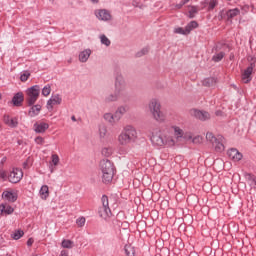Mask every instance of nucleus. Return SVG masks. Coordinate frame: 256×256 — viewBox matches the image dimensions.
<instances>
[{
    "mask_svg": "<svg viewBox=\"0 0 256 256\" xmlns=\"http://www.w3.org/2000/svg\"><path fill=\"white\" fill-rule=\"evenodd\" d=\"M0 99H1V94H0Z\"/></svg>",
    "mask_w": 256,
    "mask_h": 256,
    "instance_id": "62",
    "label": "nucleus"
},
{
    "mask_svg": "<svg viewBox=\"0 0 256 256\" xmlns=\"http://www.w3.org/2000/svg\"><path fill=\"white\" fill-rule=\"evenodd\" d=\"M212 145L218 153L225 151V138L223 136H217V139L212 142Z\"/></svg>",
    "mask_w": 256,
    "mask_h": 256,
    "instance_id": "11",
    "label": "nucleus"
},
{
    "mask_svg": "<svg viewBox=\"0 0 256 256\" xmlns=\"http://www.w3.org/2000/svg\"><path fill=\"white\" fill-rule=\"evenodd\" d=\"M59 155L57 154H52L51 155V162H50V169H51V173H53V171H55V167H57V165H59Z\"/></svg>",
    "mask_w": 256,
    "mask_h": 256,
    "instance_id": "23",
    "label": "nucleus"
},
{
    "mask_svg": "<svg viewBox=\"0 0 256 256\" xmlns=\"http://www.w3.org/2000/svg\"><path fill=\"white\" fill-rule=\"evenodd\" d=\"M226 1H231V0H226Z\"/></svg>",
    "mask_w": 256,
    "mask_h": 256,
    "instance_id": "61",
    "label": "nucleus"
},
{
    "mask_svg": "<svg viewBox=\"0 0 256 256\" xmlns=\"http://www.w3.org/2000/svg\"><path fill=\"white\" fill-rule=\"evenodd\" d=\"M128 108L127 106H120L117 108V110L114 112L116 115V118H118V121H121V117L127 113Z\"/></svg>",
    "mask_w": 256,
    "mask_h": 256,
    "instance_id": "25",
    "label": "nucleus"
},
{
    "mask_svg": "<svg viewBox=\"0 0 256 256\" xmlns=\"http://www.w3.org/2000/svg\"><path fill=\"white\" fill-rule=\"evenodd\" d=\"M135 139H137V129L131 125L125 126L118 135V145L120 147H128Z\"/></svg>",
    "mask_w": 256,
    "mask_h": 256,
    "instance_id": "5",
    "label": "nucleus"
},
{
    "mask_svg": "<svg viewBox=\"0 0 256 256\" xmlns=\"http://www.w3.org/2000/svg\"><path fill=\"white\" fill-rule=\"evenodd\" d=\"M85 217H80L76 220V225H78V227H85Z\"/></svg>",
    "mask_w": 256,
    "mask_h": 256,
    "instance_id": "45",
    "label": "nucleus"
},
{
    "mask_svg": "<svg viewBox=\"0 0 256 256\" xmlns=\"http://www.w3.org/2000/svg\"><path fill=\"white\" fill-rule=\"evenodd\" d=\"M23 235H25V232H23V230H17L12 234V238L15 241H18V239H21V237H23Z\"/></svg>",
    "mask_w": 256,
    "mask_h": 256,
    "instance_id": "30",
    "label": "nucleus"
},
{
    "mask_svg": "<svg viewBox=\"0 0 256 256\" xmlns=\"http://www.w3.org/2000/svg\"><path fill=\"white\" fill-rule=\"evenodd\" d=\"M5 163H7V157H3L0 161V169H3V165H5Z\"/></svg>",
    "mask_w": 256,
    "mask_h": 256,
    "instance_id": "50",
    "label": "nucleus"
},
{
    "mask_svg": "<svg viewBox=\"0 0 256 256\" xmlns=\"http://www.w3.org/2000/svg\"><path fill=\"white\" fill-rule=\"evenodd\" d=\"M0 179H3L4 181L7 179V172L3 169H0Z\"/></svg>",
    "mask_w": 256,
    "mask_h": 256,
    "instance_id": "48",
    "label": "nucleus"
},
{
    "mask_svg": "<svg viewBox=\"0 0 256 256\" xmlns=\"http://www.w3.org/2000/svg\"><path fill=\"white\" fill-rule=\"evenodd\" d=\"M92 3H99V0H91Z\"/></svg>",
    "mask_w": 256,
    "mask_h": 256,
    "instance_id": "55",
    "label": "nucleus"
},
{
    "mask_svg": "<svg viewBox=\"0 0 256 256\" xmlns=\"http://www.w3.org/2000/svg\"><path fill=\"white\" fill-rule=\"evenodd\" d=\"M89 57H91V49H86L79 54V61L81 63H87L89 61Z\"/></svg>",
    "mask_w": 256,
    "mask_h": 256,
    "instance_id": "21",
    "label": "nucleus"
},
{
    "mask_svg": "<svg viewBox=\"0 0 256 256\" xmlns=\"http://www.w3.org/2000/svg\"><path fill=\"white\" fill-rule=\"evenodd\" d=\"M40 193H49V186L43 185L40 189Z\"/></svg>",
    "mask_w": 256,
    "mask_h": 256,
    "instance_id": "49",
    "label": "nucleus"
},
{
    "mask_svg": "<svg viewBox=\"0 0 256 256\" xmlns=\"http://www.w3.org/2000/svg\"><path fill=\"white\" fill-rule=\"evenodd\" d=\"M42 95L44 97H49V95H51V86L50 85H46L43 89H42Z\"/></svg>",
    "mask_w": 256,
    "mask_h": 256,
    "instance_id": "36",
    "label": "nucleus"
},
{
    "mask_svg": "<svg viewBox=\"0 0 256 256\" xmlns=\"http://www.w3.org/2000/svg\"><path fill=\"white\" fill-rule=\"evenodd\" d=\"M183 5H185V4H183V1H182L181 4H178V5H177V9H181V7H183Z\"/></svg>",
    "mask_w": 256,
    "mask_h": 256,
    "instance_id": "54",
    "label": "nucleus"
},
{
    "mask_svg": "<svg viewBox=\"0 0 256 256\" xmlns=\"http://www.w3.org/2000/svg\"><path fill=\"white\" fill-rule=\"evenodd\" d=\"M129 95L127 91V82L123 76H117L114 83V93H110L105 97L106 103H115L119 99H125Z\"/></svg>",
    "mask_w": 256,
    "mask_h": 256,
    "instance_id": "2",
    "label": "nucleus"
},
{
    "mask_svg": "<svg viewBox=\"0 0 256 256\" xmlns=\"http://www.w3.org/2000/svg\"><path fill=\"white\" fill-rule=\"evenodd\" d=\"M15 211L11 205L7 203L0 204V213L1 215H12V213Z\"/></svg>",
    "mask_w": 256,
    "mask_h": 256,
    "instance_id": "19",
    "label": "nucleus"
},
{
    "mask_svg": "<svg viewBox=\"0 0 256 256\" xmlns=\"http://www.w3.org/2000/svg\"><path fill=\"white\" fill-rule=\"evenodd\" d=\"M39 95H41V87L39 85H34L26 90V101L28 105H35L37 103V99H39Z\"/></svg>",
    "mask_w": 256,
    "mask_h": 256,
    "instance_id": "6",
    "label": "nucleus"
},
{
    "mask_svg": "<svg viewBox=\"0 0 256 256\" xmlns=\"http://www.w3.org/2000/svg\"><path fill=\"white\" fill-rule=\"evenodd\" d=\"M113 153V149L105 147L102 149V155H104V157H110V155H112Z\"/></svg>",
    "mask_w": 256,
    "mask_h": 256,
    "instance_id": "39",
    "label": "nucleus"
},
{
    "mask_svg": "<svg viewBox=\"0 0 256 256\" xmlns=\"http://www.w3.org/2000/svg\"><path fill=\"white\" fill-rule=\"evenodd\" d=\"M100 41L102 43V45H105L106 47H109V45H111V40H109L105 34L100 35Z\"/></svg>",
    "mask_w": 256,
    "mask_h": 256,
    "instance_id": "32",
    "label": "nucleus"
},
{
    "mask_svg": "<svg viewBox=\"0 0 256 256\" xmlns=\"http://www.w3.org/2000/svg\"><path fill=\"white\" fill-rule=\"evenodd\" d=\"M104 119L107 121V123H110V125H115L116 123H119V118H117V115L115 113H105Z\"/></svg>",
    "mask_w": 256,
    "mask_h": 256,
    "instance_id": "20",
    "label": "nucleus"
},
{
    "mask_svg": "<svg viewBox=\"0 0 256 256\" xmlns=\"http://www.w3.org/2000/svg\"><path fill=\"white\" fill-rule=\"evenodd\" d=\"M95 17L98 19V21H111L113 19V16L111 15V11L107 9H97L94 11Z\"/></svg>",
    "mask_w": 256,
    "mask_h": 256,
    "instance_id": "9",
    "label": "nucleus"
},
{
    "mask_svg": "<svg viewBox=\"0 0 256 256\" xmlns=\"http://www.w3.org/2000/svg\"><path fill=\"white\" fill-rule=\"evenodd\" d=\"M198 11L199 10L197 9L196 6H190L188 10L190 19H193V17H195V14L198 13Z\"/></svg>",
    "mask_w": 256,
    "mask_h": 256,
    "instance_id": "33",
    "label": "nucleus"
},
{
    "mask_svg": "<svg viewBox=\"0 0 256 256\" xmlns=\"http://www.w3.org/2000/svg\"><path fill=\"white\" fill-rule=\"evenodd\" d=\"M49 129L47 122H37L34 124V131L36 133H45Z\"/></svg>",
    "mask_w": 256,
    "mask_h": 256,
    "instance_id": "18",
    "label": "nucleus"
},
{
    "mask_svg": "<svg viewBox=\"0 0 256 256\" xmlns=\"http://www.w3.org/2000/svg\"><path fill=\"white\" fill-rule=\"evenodd\" d=\"M224 57H225V53L219 52L213 56V61H215L216 63H219V61H221V59H223Z\"/></svg>",
    "mask_w": 256,
    "mask_h": 256,
    "instance_id": "37",
    "label": "nucleus"
},
{
    "mask_svg": "<svg viewBox=\"0 0 256 256\" xmlns=\"http://www.w3.org/2000/svg\"><path fill=\"white\" fill-rule=\"evenodd\" d=\"M55 105H61V97H59V95L52 96L48 100V102H47V109L52 111L53 107H55Z\"/></svg>",
    "mask_w": 256,
    "mask_h": 256,
    "instance_id": "16",
    "label": "nucleus"
},
{
    "mask_svg": "<svg viewBox=\"0 0 256 256\" xmlns=\"http://www.w3.org/2000/svg\"><path fill=\"white\" fill-rule=\"evenodd\" d=\"M248 61L250 65L249 67H247V69H245L242 72V76H241L243 83H251V80L253 79V76L251 75H253V69H255L256 58L253 56H249Z\"/></svg>",
    "mask_w": 256,
    "mask_h": 256,
    "instance_id": "7",
    "label": "nucleus"
},
{
    "mask_svg": "<svg viewBox=\"0 0 256 256\" xmlns=\"http://www.w3.org/2000/svg\"><path fill=\"white\" fill-rule=\"evenodd\" d=\"M191 115L193 117H196V119H199L200 121H207V119H211V115L209 112L193 109L191 110Z\"/></svg>",
    "mask_w": 256,
    "mask_h": 256,
    "instance_id": "13",
    "label": "nucleus"
},
{
    "mask_svg": "<svg viewBox=\"0 0 256 256\" xmlns=\"http://www.w3.org/2000/svg\"><path fill=\"white\" fill-rule=\"evenodd\" d=\"M36 145H45V138L41 137V136H37L34 139Z\"/></svg>",
    "mask_w": 256,
    "mask_h": 256,
    "instance_id": "44",
    "label": "nucleus"
},
{
    "mask_svg": "<svg viewBox=\"0 0 256 256\" xmlns=\"http://www.w3.org/2000/svg\"><path fill=\"white\" fill-rule=\"evenodd\" d=\"M13 105L19 107L23 103V93H17L12 99Z\"/></svg>",
    "mask_w": 256,
    "mask_h": 256,
    "instance_id": "26",
    "label": "nucleus"
},
{
    "mask_svg": "<svg viewBox=\"0 0 256 256\" xmlns=\"http://www.w3.org/2000/svg\"><path fill=\"white\" fill-rule=\"evenodd\" d=\"M4 123L8 127L15 128V127H17V125H19V120L17 118L11 117L9 115H5L4 116Z\"/></svg>",
    "mask_w": 256,
    "mask_h": 256,
    "instance_id": "17",
    "label": "nucleus"
},
{
    "mask_svg": "<svg viewBox=\"0 0 256 256\" xmlns=\"http://www.w3.org/2000/svg\"><path fill=\"white\" fill-rule=\"evenodd\" d=\"M60 256H69V251H67V250H62V251L60 252Z\"/></svg>",
    "mask_w": 256,
    "mask_h": 256,
    "instance_id": "53",
    "label": "nucleus"
},
{
    "mask_svg": "<svg viewBox=\"0 0 256 256\" xmlns=\"http://www.w3.org/2000/svg\"><path fill=\"white\" fill-rule=\"evenodd\" d=\"M151 141L153 145H157L158 147H164V145L167 147H175L178 143L173 132L169 128L154 130L151 135Z\"/></svg>",
    "mask_w": 256,
    "mask_h": 256,
    "instance_id": "1",
    "label": "nucleus"
},
{
    "mask_svg": "<svg viewBox=\"0 0 256 256\" xmlns=\"http://www.w3.org/2000/svg\"><path fill=\"white\" fill-rule=\"evenodd\" d=\"M182 139L185 141H193V132H184Z\"/></svg>",
    "mask_w": 256,
    "mask_h": 256,
    "instance_id": "41",
    "label": "nucleus"
},
{
    "mask_svg": "<svg viewBox=\"0 0 256 256\" xmlns=\"http://www.w3.org/2000/svg\"><path fill=\"white\" fill-rule=\"evenodd\" d=\"M161 108V101H159L157 98L151 99L148 102V110L151 113L154 121L157 123H165V121H167V115L163 113Z\"/></svg>",
    "mask_w": 256,
    "mask_h": 256,
    "instance_id": "4",
    "label": "nucleus"
},
{
    "mask_svg": "<svg viewBox=\"0 0 256 256\" xmlns=\"http://www.w3.org/2000/svg\"><path fill=\"white\" fill-rule=\"evenodd\" d=\"M10 183H19L23 179V170L13 168L8 176Z\"/></svg>",
    "mask_w": 256,
    "mask_h": 256,
    "instance_id": "10",
    "label": "nucleus"
},
{
    "mask_svg": "<svg viewBox=\"0 0 256 256\" xmlns=\"http://www.w3.org/2000/svg\"><path fill=\"white\" fill-rule=\"evenodd\" d=\"M72 121H75V116H72Z\"/></svg>",
    "mask_w": 256,
    "mask_h": 256,
    "instance_id": "57",
    "label": "nucleus"
},
{
    "mask_svg": "<svg viewBox=\"0 0 256 256\" xmlns=\"http://www.w3.org/2000/svg\"><path fill=\"white\" fill-rule=\"evenodd\" d=\"M227 155L232 161H241L243 159V154L235 148L228 150Z\"/></svg>",
    "mask_w": 256,
    "mask_h": 256,
    "instance_id": "14",
    "label": "nucleus"
},
{
    "mask_svg": "<svg viewBox=\"0 0 256 256\" xmlns=\"http://www.w3.org/2000/svg\"><path fill=\"white\" fill-rule=\"evenodd\" d=\"M39 113H41V105L37 104L30 108L28 115L30 117H37V115H39Z\"/></svg>",
    "mask_w": 256,
    "mask_h": 256,
    "instance_id": "24",
    "label": "nucleus"
},
{
    "mask_svg": "<svg viewBox=\"0 0 256 256\" xmlns=\"http://www.w3.org/2000/svg\"><path fill=\"white\" fill-rule=\"evenodd\" d=\"M152 199H153V201H155V196L154 195H152Z\"/></svg>",
    "mask_w": 256,
    "mask_h": 256,
    "instance_id": "58",
    "label": "nucleus"
},
{
    "mask_svg": "<svg viewBox=\"0 0 256 256\" xmlns=\"http://www.w3.org/2000/svg\"><path fill=\"white\" fill-rule=\"evenodd\" d=\"M192 143L194 145H201V143H203V136H201V135L193 136Z\"/></svg>",
    "mask_w": 256,
    "mask_h": 256,
    "instance_id": "31",
    "label": "nucleus"
},
{
    "mask_svg": "<svg viewBox=\"0 0 256 256\" xmlns=\"http://www.w3.org/2000/svg\"><path fill=\"white\" fill-rule=\"evenodd\" d=\"M29 77H31V73H29L28 71H25L21 74L20 80L22 81V83H25V81H27Z\"/></svg>",
    "mask_w": 256,
    "mask_h": 256,
    "instance_id": "38",
    "label": "nucleus"
},
{
    "mask_svg": "<svg viewBox=\"0 0 256 256\" xmlns=\"http://www.w3.org/2000/svg\"><path fill=\"white\" fill-rule=\"evenodd\" d=\"M102 205H103V212L104 214H101V217H111V208H109V197L107 195L102 196Z\"/></svg>",
    "mask_w": 256,
    "mask_h": 256,
    "instance_id": "12",
    "label": "nucleus"
},
{
    "mask_svg": "<svg viewBox=\"0 0 256 256\" xmlns=\"http://www.w3.org/2000/svg\"><path fill=\"white\" fill-rule=\"evenodd\" d=\"M50 1H55V0H50Z\"/></svg>",
    "mask_w": 256,
    "mask_h": 256,
    "instance_id": "60",
    "label": "nucleus"
},
{
    "mask_svg": "<svg viewBox=\"0 0 256 256\" xmlns=\"http://www.w3.org/2000/svg\"><path fill=\"white\" fill-rule=\"evenodd\" d=\"M17 197V193H2V199H4V201H9V203H15Z\"/></svg>",
    "mask_w": 256,
    "mask_h": 256,
    "instance_id": "22",
    "label": "nucleus"
},
{
    "mask_svg": "<svg viewBox=\"0 0 256 256\" xmlns=\"http://www.w3.org/2000/svg\"><path fill=\"white\" fill-rule=\"evenodd\" d=\"M217 5H219L218 0H210L208 3V11H213V9H215Z\"/></svg>",
    "mask_w": 256,
    "mask_h": 256,
    "instance_id": "35",
    "label": "nucleus"
},
{
    "mask_svg": "<svg viewBox=\"0 0 256 256\" xmlns=\"http://www.w3.org/2000/svg\"><path fill=\"white\" fill-rule=\"evenodd\" d=\"M124 251L126 256H135V248L129 244L124 246Z\"/></svg>",
    "mask_w": 256,
    "mask_h": 256,
    "instance_id": "28",
    "label": "nucleus"
},
{
    "mask_svg": "<svg viewBox=\"0 0 256 256\" xmlns=\"http://www.w3.org/2000/svg\"><path fill=\"white\" fill-rule=\"evenodd\" d=\"M33 165V158L29 157L27 160L23 163V169H29Z\"/></svg>",
    "mask_w": 256,
    "mask_h": 256,
    "instance_id": "40",
    "label": "nucleus"
},
{
    "mask_svg": "<svg viewBox=\"0 0 256 256\" xmlns=\"http://www.w3.org/2000/svg\"><path fill=\"white\" fill-rule=\"evenodd\" d=\"M203 85H205V87H211V85H213V78H207L204 80Z\"/></svg>",
    "mask_w": 256,
    "mask_h": 256,
    "instance_id": "46",
    "label": "nucleus"
},
{
    "mask_svg": "<svg viewBox=\"0 0 256 256\" xmlns=\"http://www.w3.org/2000/svg\"><path fill=\"white\" fill-rule=\"evenodd\" d=\"M206 139H207V141H210V143L213 144V142L217 139V137H215L213 135V133L208 132V133H206Z\"/></svg>",
    "mask_w": 256,
    "mask_h": 256,
    "instance_id": "43",
    "label": "nucleus"
},
{
    "mask_svg": "<svg viewBox=\"0 0 256 256\" xmlns=\"http://www.w3.org/2000/svg\"><path fill=\"white\" fill-rule=\"evenodd\" d=\"M246 180L248 181V184L250 185V187H253V188L256 187V178L253 175L247 174Z\"/></svg>",
    "mask_w": 256,
    "mask_h": 256,
    "instance_id": "29",
    "label": "nucleus"
},
{
    "mask_svg": "<svg viewBox=\"0 0 256 256\" xmlns=\"http://www.w3.org/2000/svg\"><path fill=\"white\" fill-rule=\"evenodd\" d=\"M99 133L100 137H105V135H107V128L105 126L100 127Z\"/></svg>",
    "mask_w": 256,
    "mask_h": 256,
    "instance_id": "47",
    "label": "nucleus"
},
{
    "mask_svg": "<svg viewBox=\"0 0 256 256\" xmlns=\"http://www.w3.org/2000/svg\"><path fill=\"white\" fill-rule=\"evenodd\" d=\"M216 115H221V112H216Z\"/></svg>",
    "mask_w": 256,
    "mask_h": 256,
    "instance_id": "56",
    "label": "nucleus"
},
{
    "mask_svg": "<svg viewBox=\"0 0 256 256\" xmlns=\"http://www.w3.org/2000/svg\"><path fill=\"white\" fill-rule=\"evenodd\" d=\"M62 247L64 249H73V241H71V240H63L62 241Z\"/></svg>",
    "mask_w": 256,
    "mask_h": 256,
    "instance_id": "34",
    "label": "nucleus"
},
{
    "mask_svg": "<svg viewBox=\"0 0 256 256\" xmlns=\"http://www.w3.org/2000/svg\"><path fill=\"white\" fill-rule=\"evenodd\" d=\"M238 15H241V10H239V8L223 10L220 13L221 19H226V21H233V19H235V17Z\"/></svg>",
    "mask_w": 256,
    "mask_h": 256,
    "instance_id": "8",
    "label": "nucleus"
},
{
    "mask_svg": "<svg viewBox=\"0 0 256 256\" xmlns=\"http://www.w3.org/2000/svg\"><path fill=\"white\" fill-rule=\"evenodd\" d=\"M174 33L178 35H187V30H185V28L178 27L174 29Z\"/></svg>",
    "mask_w": 256,
    "mask_h": 256,
    "instance_id": "42",
    "label": "nucleus"
},
{
    "mask_svg": "<svg viewBox=\"0 0 256 256\" xmlns=\"http://www.w3.org/2000/svg\"><path fill=\"white\" fill-rule=\"evenodd\" d=\"M33 243H35V240H33V238H29V239L27 240V246H28V247H31V246L33 245Z\"/></svg>",
    "mask_w": 256,
    "mask_h": 256,
    "instance_id": "51",
    "label": "nucleus"
},
{
    "mask_svg": "<svg viewBox=\"0 0 256 256\" xmlns=\"http://www.w3.org/2000/svg\"><path fill=\"white\" fill-rule=\"evenodd\" d=\"M100 171L102 182L105 183V185L113 183V177H115V173H117L113 162L107 159L102 160L100 162Z\"/></svg>",
    "mask_w": 256,
    "mask_h": 256,
    "instance_id": "3",
    "label": "nucleus"
},
{
    "mask_svg": "<svg viewBox=\"0 0 256 256\" xmlns=\"http://www.w3.org/2000/svg\"><path fill=\"white\" fill-rule=\"evenodd\" d=\"M47 197H49V193H40L41 199H47Z\"/></svg>",
    "mask_w": 256,
    "mask_h": 256,
    "instance_id": "52",
    "label": "nucleus"
},
{
    "mask_svg": "<svg viewBox=\"0 0 256 256\" xmlns=\"http://www.w3.org/2000/svg\"><path fill=\"white\" fill-rule=\"evenodd\" d=\"M199 27V24L197 23V21H191L189 24H187V26L185 27L186 33L187 35H189V33H191V31L193 29H197Z\"/></svg>",
    "mask_w": 256,
    "mask_h": 256,
    "instance_id": "27",
    "label": "nucleus"
},
{
    "mask_svg": "<svg viewBox=\"0 0 256 256\" xmlns=\"http://www.w3.org/2000/svg\"><path fill=\"white\" fill-rule=\"evenodd\" d=\"M6 193H11V191H6Z\"/></svg>",
    "mask_w": 256,
    "mask_h": 256,
    "instance_id": "59",
    "label": "nucleus"
},
{
    "mask_svg": "<svg viewBox=\"0 0 256 256\" xmlns=\"http://www.w3.org/2000/svg\"><path fill=\"white\" fill-rule=\"evenodd\" d=\"M174 133V139L179 143L181 139H183V135H185V131L177 125H172L171 128Z\"/></svg>",
    "mask_w": 256,
    "mask_h": 256,
    "instance_id": "15",
    "label": "nucleus"
}]
</instances>
